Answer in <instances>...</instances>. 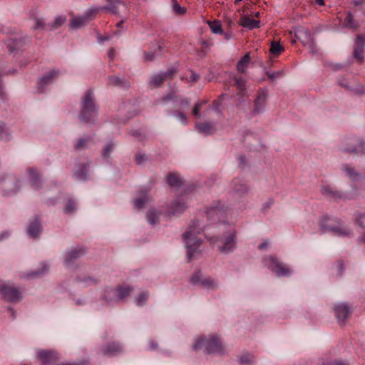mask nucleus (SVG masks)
Here are the masks:
<instances>
[{"label":"nucleus","instance_id":"obj_20","mask_svg":"<svg viewBox=\"0 0 365 365\" xmlns=\"http://www.w3.org/2000/svg\"><path fill=\"white\" fill-rule=\"evenodd\" d=\"M365 48V36L358 35L356 38L354 56L359 62L364 59V48Z\"/></svg>","mask_w":365,"mask_h":365},{"label":"nucleus","instance_id":"obj_57","mask_svg":"<svg viewBox=\"0 0 365 365\" xmlns=\"http://www.w3.org/2000/svg\"><path fill=\"white\" fill-rule=\"evenodd\" d=\"M308 46H309V51L312 53V54H316L318 52V48H317V46L314 41V39L312 41H308V42L306 43Z\"/></svg>","mask_w":365,"mask_h":365},{"label":"nucleus","instance_id":"obj_54","mask_svg":"<svg viewBox=\"0 0 365 365\" xmlns=\"http://www.w3.org/2000/svg\"><path fill=\"white\" fill-rule=\"evenodd\" d=\"M349 91L356 95H361L365 93V86L363 85H358L355 87L351 86Z\"/></svg>","mask_w":365,"mask_h":365},{"label":"nucleus","instance_id":"obj_30","mask_svg":"<svg viewBox=\"0 0 365 365\" xmlns=\"http://www.w3.org/2000/svg\"><path fill=\"white\" fill-rule=\"evenodd\" d=\"M103 299L108 304L118 302L117 288H106L104 291Z\"/></svg>","mask_w":365,"mask_h":365},{"label":"nucleus","instance_id":"obj_32","mask_svg":"<svg viewBox=\"0 0 365 365\" xmlns=\"http://www.w3.org/2000/svg\"><path fill=\"white\" fill-rule=\"evenodd\" d=\"M89 164L81 163L78 165L75 173L76 177L81 180H87L88 179Z\"/></svg>","mask_w":365,"mask_h":365},{"label":"nucleus","instance_id":"obj_38","mask_svg":"<svg viewBox=\"0 0 365 365\" xmlns=\"http://www.w3.org/2000/svg\"><path fill=\"white\" fill-rule=\"evenodd\" d=\"M49 267L46 263H41L40 267L37 268L34 272L29 273L27 277L30 278H37L48 272Z\"/></svg>","mask_w":365,"mask_h":365},{"label":"nucleus","instance_id":"obj_55","mask_svg":"<svg viewBox=\"0 0 365 365\" xmlns=\"http://www.w3.org/2000/svg\"><path fill=\"white\" fill-rule=\"evenodd\" d=\"M148 160V158L145 154L138 153L135 155V162L138 165H143Z\"/></svg>","mask_w":365,"mask_h":365},{"label":"nucleus","instance_id":"obj_31","mask_svg":"<svg viewBox=\"0 0 365 365\" xmlns=\"http://www.w3.org/2000/svg\"><path fill=\"white\" fill-rule=\"evenodd\" d=\"M240 25L250 30L259 27L260 21L252 19L248 16H243L240 19Z\"/></svg>","mask_w":365,"mask_h":365},{"label":"nucleus","instance_id":"obj_61","mask_svg":"<svg viewBox=\"0 0 365 365\" xmlns=\"http://www.w3.org/2000/svg\"><path fill=\"white\" fill-rule=\"evenodd\" d=\"M267 75L270 79H275L281 77L283 75V72L281 71L276 72H267Z\"/></svg>","mask_w":365,"mask_h":365},{"label":"nucleus","instance_id":"obj_35","mask_svg":"<svg viewBox=\"0 0 365 365\" xmlns=\"http://www.w3.org/2000/svg\"><path fill=\"white\" fill-rule=\"evenodd\" d=\"M24 41L22 38H10L7 42V48L9 52L12 53L16 50L21 49L24 46Z\"/></svg>","mask_w":365,"mask_h":365},{"label":"nucleus","instance_id":"obj_34","mask_svg":"<svg viewBox=\"0 0 365 365\" xmlns=\"http://www.w3.org/2000/svg\"><path fill=\"white\" fill-rule=\"evenodd\" d=\"M343 27L355 30L359 27V23L355 20L353 14L351 12H348L343 23Z\"/></svg>","mask_w":365,"mask_h":365},{"label":"nucleus","instance_id":"obj_44","mask_svg":"<svg viewBox=\"0 0 365 365\" xmlns=\"http://www.w3.org/2000/svg\"><path fill=\"white\" fill-rule=\"evenodd\" d=\"M101 8L98 7H92L88 9H87L84 14L82 15V16L88 21L89 22L91 20H92L96 14L100 11Z\"/></svg>","mask_w":365,"mask_h":365},{"label":"nucleus","instance_id":"obj_26","mask_svg":"<svg viewBox=\"0 0 365 365\" xmlns=\"http://www.w3.org/2000/svg\"><path fill=\"white\" fill-rule=\"evenodd\" d=\"M295 37L300 41H305V43L308 41H312L314 39V35L304 27H298L295 31Z\"/></svg>","mask_w":365,"mask_h":365},{"label":"nucleus","instance_id":"obj_15","mask_svg":"<svg viewBox=\"0 0 365 365\" xmlns=\"http://www.w3.org/2000/svg\"><path fill=\"white\" fill-rule=\"evenodd\" d=\"M42 231L43 227L41 225V220L38 216H35L28 225V235L33 239H38Z\"/></svg>","mask_w":365,"mask_h":365},{"label":"nucleus","instance_id":"obj_56","mask_svg":"<svg viewBox=\"0 0 365 365\" xmlns=\"http://www.w3.org/2000/svg\"><path fill=\"white\" fill-rule=\"evenodd\" d=\"M66 16H57L55 19L53 27L54 29H56V28L61 26L66 21Z\"/></svg>","mask_w":365,"mask_h":365},{"label":"nucleus","instance_id":"obj_16","mask_svg":"<svg viewBox=\"0 0 365 365\" xmlns=\"http://www.w3.org/2000/svg\"><path fill=\"white\" fill-rule=\"evenodd\" d=\"M187 209V205L181 197H177L169 205L167 213L168 215H177L182 213Z\"/></svg>","mask_w":365,"mask_h":365},{"label":"nucleus","instance_id":"obj_11","mask_svg":"<svg viewBox=\"0 0 365 365\" xmlns=\"http://www.w3.org/2000/svg\"><path fill=\"white\" fill-rule=\"evenodd\" d=\"M86 254L85 249L82 247L71 248L63 254L64 265L67 268H72L75 260L81 257Z\"/></svg>","mask_w":365,"mask_h":365},{"label":"nucleus","instance_id":"obj_45","mask_svg":"<svg viewBox=\"0 0 365 365\" xmlns=\"http://www.w3.org/2000/svg\"><path fill=\"white\" fill-rule=\"evenodd\" d=\"M115 148V144L113 141L107 143L102 149V156L103 158H108L110 153L113 152Z\"/></svg>","mask_w":365,"mask_h":365},{"label":"nucleus","instance_id":"obj_5","mask_svg":"<svg viewBox=\"0 0 365 365\" xmlns=\"http://www.w3.org/2000/svg\"><path fill=\"white\" fill-rule=\"evenodd\" d=\"M339 150L350 155H364L365 154V140L356 136L346 137L341 140Z\"/></svg>","mask_w":365,"mask_h":365},{"label":"nucleus","instance_id":"obj_18","mask_svg":"<svg viewBox=\"0 0 365 365\" xmlns=\"http://www.w3.org/2000/svg\"><path fill=\"white\" fill-rule=\"evenodd\" d=\"M267 91L264 89H260L258 91L257 96L254 101V114H259L264 111V108L267 98Z\"/></svg>","mask_w":365,"mask_h":365},{"label":"nucleus","instance_id":"obj_60","mask_svg":"<svg viewBox=\"0 0 365 365\" xmlns=\"http://www.w3.org/2000/svg\"><path fill=\"white\" fill-rule=\"evenodd\" d=\"M202 108V103H197L193 108L192 113L193 115L197 118H200V110Z\"/></svg>","mask_w":365,"mask_h":365},{"label":"nucleus","instance_id":"obj_49","mask_svg":"<svg viewBox=\"0 0 365 365\" xmlns=\"http://www.w3.org/2000/svg\"><path fill=\"white\" fill-rule=\"evenodd\" d=\"M147 220L150 225H155L158 220V214L154 209L150 210L147 213Z\"/></svg>","mask_w":365,"mask_h":365},{"label":"nucleus","instance_id":"obj_13","mask_svg":"<svg viewBox=\"0 0 365 365\" xmlns=\"http://www.w3.org/2000/svg\"><path fill=\"white\" fill-rule=\"evenodd\" d=\"M321 193L331 200L351 199V197H347L346 195L330 185H323L321 189Z\"/></svg>","mask_w":365,"mask_h":365},{"label":"nucleus","instance_id":"obj_22","mask_svg":"<svg viewBox=\"0 0 365 365\" xmlns=\"http://www.w3.org/2000/svg\"><path fill=\"white\" fill-rule=\"evenodd\" d=\"M175 73V70L173 68L169 69L165 72L155 74L153 76L150 81V84L154 87L160 86L164 81L168 78H172L173 74Z\"/></svg>","mask_w":365,"mask_h":365},{"label":"nucleus","instance_id":"obj_19","mask_svg":"<svg viewBox=\"0 0 365 365\" xmlns=\"http://www.w3.org/2000/svg\"><path fill=\"white\" fill-rule=\"evenodd\" d=\"M340 169L351 181L356 182L364 177L361 173L358 172L354 167L348 163L342 164Z\"/></svg>","mask_w":365,"mask_h":365},{"label":"nucleus","instance_id":"obj_50","mask_svg":"<svg viewBox=\"0 0 365 365\" xmlns=\"http://www.w3.org/2000/svg\"><path fill=\"white\" fill-rule=\"evenodd\" d=\"M210 28L213 34H222L223 31L220 24L217 21L209 22Z\"/></svg>","mask_w":365,"mask_h":365},{"label":"nucleus","instance_id":"obj_3","mask_svg":"<svg viewBox=\"0 0 365 365\" xmlns=\"http://www.w3.org/2000/svg\"><path fill=\"white\" fill-rule=\"evenodd\" d=\"M204 348V352L208 354H224V346L220 341L218 336L214 335L209 337H200L196 339L192 345L195 351L200 350Z\"/></svg>","mask_w":365,"mask_h":365},{"label":"nucleus","instance_id":"obj_37","mask_svg":"<svg viewBox=\"0 0 365 365\" xmlns=\"http://www.w3.org/2000/svg\"><path fill=\"white\" fill-rule=\"evenodd\" d=\"M12 138V135L6 124L0 121V140L8 142Z\"/></svg>","mask_w":365,"mask_h":365},{"label":"nucleus","instance_id":"obj_21","mask_svg":"<svg viewBox=\"0 0 365 365\" xmlns=\"http://www.w3.org/2000/svg\"><path fill=\"white\" fill-rule=\"evenodd\" d=\"M334 313L339 322H344L351 314L350 307L346 303L336 304L334 307Z\"/></svg>","mask_w":365,"mask_h":365},{"label":"nucleus","instance_id":"obj_41","mask_svg":"<svg viewBox=\"0 0 365 365\" xmlns=\"http://www.w3.org/2000/svg\"><path fill=\"white\" fill-rule=\"evenodd\" d=\"M77 281L84 287L93 285L98 283V279L96 278L90 276H79L77 277Z\"/></svg>","mask_w":365,"mask_h":365},{"label":"nucleus","instance_id":"obj_58","mask_svg":"<svg viewBox=\"0 0 365 365\" xmlns=\"http://www.w3.org/2000/svg\"><path fill=\"white\" fill-rule=\"evenodd\" d=\"M338 83L341 87L344 88L347 91H350L351 86L349 83V81L344 78H339L338 80Z\"/></svg>","mask_w":365,"mask_h":365},{"label":"nucleus","instance_id":"obj_24","mask_svg":"<svg viewBox=\"0 0 365 365\" xmlns=\"http://www.w3.org/2000/svg\"><path fill=\"white\" fill-rule=\"evenodd\" d=\"M232 192L237 197H243L247 194L249 188L245 182L239 179L232 181Z\"/></svg>","mask_w":365,"mask_h":365},{"label":"nucleus","instance_id":"obj_64","mask_svg":"<svg viewBox=\"0 0 365 365\" xmlns=\"http://www.w3.org/2000/svg\"><path fill=\"white\" fill-rule=\"evenodd\" d=\"M326 365H348V364L341 361L335 360V361L328 362Z\"/></svg>","mask_w":365,"mask_h":365},{"label":"nucleus","instance_id":"obj_52","mask_svg":"<svg viewBox=\"0 0 365 365\" xmlns=\"http://www.w3.org/2000/svg\"><path fill=\"white\" fill-rule=\"evenodd\" d=\"M76 203L71 199H69L64 209V212L66 214L72 213L76 210Z\"/></svg>","mask_w":365,"mask_h":365},{"label":"nucleus","instance_id":"obj_62","mask_svg":"<svg viewBox=\"0 0 365 365\" xmlns=\"http://www.w3.org/2000/svg\"><path fill=\"white\" fill-rule=\"evenodd\" d=\"M357 222L360 227L365 228V214H361L358 216Z\"/></svg>","mask_w":365,"mask_h":365},{"label":"nucleus","instance_id":"obj_14","mask_svg":"<svg viewBox=\"0 0 365 365\" xmlns=\"http://www.w3.org/2000/svg\"><path fill=\"white\" fill-rule=\"evenodd\" d=\"M59 75V71L57 70H52L47 73H46L41 78H40L38 86H37V91L38 93H42L44 91V88L51 83L55 78H56Z\"/></svg>","mask_w":365,"mask_h":365},{"label":"nucleus","instance_id":"obj_23","mask_svg":"<svg viewBox=\"0 0 365 365\" xmlns=\"http://www.w3.org/2000/svg\"><path fill=\"white\" fill-rule=\"evenodd\" d=\"M26 173L29 176V180L31 187L36 190L40 189L42 186V182L41 180V177L38 173L36 168H29L26 170Z\"/></svg>","mask_w":365,"mask_h":365},{"label":"nucleus","instance_id":"obj_7","mask_svg":"<svg viewBox=\"0 0 365 365\" xmlns=\"http://www.w3.org/2000/svg\"><path fill=\"white\" fill-rule=\"evenodd\" d=\"M226 210V208L220 202H215L211 206L207 207L205 210L206 217L211 224H215V229L217 225L222 222L221 221L225 218Z\"/></svg>","mask_w":365,"mask_h":365},{"label":"nucleus","instance_id":"obj_51","mask_svg":"<svg viewBox=\"0 0 365 365\" xmlns=\"http://www.w3.org/2000/svg\"><path fill=\"white\" fill-rule=\"evenodd\" d=\"M174 117H175L176 118H178L180 122L181 123H182L183 125H187V116L183 113H182L181 111L180 110H175V111H173L172 113H171Z\"/></svg>","mask_w":365,"mask_h":365},{"label":"nucleus","instance_id":"obj_47","mask_svg":"<svg viewBox=\"0 0 365 365\" xmlns=\"http://www.w3.org/2000/svg\"><path fill=\"white\" fill-rule=\"evenodd\" d=\"M234 84L237 86L239 90L238 95H243L245 91V81L242 78H233Z\"/></svg>","mask_w":365,"mask_h":365},{"label":"nucleus","instance_id":"obj_4","mask_svg":"<svg viewBox=\"0 0 365 365\" xmlns=\"http://www.w3.org/2000/svg\"><path fill=\"white\" fill-rule=\"evenodd\" d=\"M320 227L324 233L332 232L337 236L353 235V231L344 227L341 220L335 217H324L320 222Z\"/></svg>","mask_w":365,"mask_h":365},{"label":"nucleus","instance_id":"obj_46","mask_svg":"<svg viewBox=\"0 0 365 365\" xmlns=\"http://www.w3.org/2000/svg\"><path fill=\"white\" fill-rule=\"evenodd\" d=\"M283 50L284 48L279 42L275 41L271 42L269 51L272 55L279 56Z\"/></svg>","mask_w":365,"mask_h":365},{"label":"nucleus","instance_id":"obj_43","mask_svg":"<svg viewBox=\"0 0 365 365\" xmlns=\"http://www.w3.org/2000/svg\"><path fill=\"white\" fill-rule=\"evenodd\" d=\"M108 83L110 86H116L120 87H125L128 86V83L126 81L116 76H108Z\"/></svg>","mask_w":365,"mask_h":365},{"label":"nucleus","instance_id":"obj_33","mask_svg":"<svg viewBox=\"0 0 365 365\" xmlns=\"http://www.w3.org/2000/svg\"><path fill=\"white\" fill-rule=\"evenodd\" d=\"M196 129L200 133L206 135L212 134L215 131V125L212 123H202L196 124Z\"/></svg>","mask_w":365,"mask_h":365},{"label":"nucleus","instance_id":"obj_53","mask_svg":"<svg viewBox=\"0 0 365 365\" xmlns=\"http://www.w3.org/2000/svg\"><path fill=\"white\" fill-rule=\"evenodd\" d=\"M176 96L173 91H171L170 93H168L167 95L162 97L160 100V103L163 104L166 103L168 101H173L176 99Z\"/></svg>","mask_w":365,"mask_h":365},{"label":"nucleus","instance_id":"obj_40","mask_svg":"<svg viewBox=\"0 0 365 365\" xmlns=\"http://www.w3.org/2000/svg\"><path fill=\"white\" fill-rule=\"evenodd\" d=\"M240 365H253L255 362V357L250 353L242 354L238 357Z\"/></svg>","mask_w":365,"mask_h":365},{"label":"nucleus","instance_id":"obj_17","mask_svg":"<svg viewBox=\"0 0 365 365\" xmlns=\"http://www.w3.org/2000/svg\"><path fill=\"white\" fill-rule=\"evenodd\" d=\"M101 351L103 355L114 356L123 352V346L119 342L113 341L104 344Z\"/></svg>","mask_w":365,"mask_h":365},{"label":"nucleus","instance_id":"obj_9","mask_svg":"<svg viewBox=\"0 0 365 365\" xmlns=\"http://www.w3.org/2000/svg\"><path fill=\"white\" fill-rule=\"evenodd\" d=\"M0 294L8 302H16L22 299L21 292L18 287L0 282Z\"/></svg>","mask_w":365,"mask_h":365},{"label":"nucleus","instance_id":"obj_8","mask_svg":"<svg viewBox=\"0 0 365 365\" xmlns=\"http://www.w3.org/2000/svg\"><path fill=\"white\" fill-rule=\"evenodd\" d=\"M264 263L269 269L275 272L279 277H288L292 274V270L286 264L273 257H265Z\"/></svg>","mask_w":365,"mask_h":365},{"label":"nucleus","instance_id":"obj_6","mask_svg":"<svg viewBox=\"0 0 365 365\" xmlns=\"http://www.w3.org/2000/svg\"><path fill=\"white\" fill-rule=\"evenodd\" d=\"M21 188V181L14 174L3 175L0 177V189L5 196H13Z\"/></svg>","mask_w":365,"mask_h":365},{"label":"nucleus","instance_id":"obj_28","mask_svg":"<svg viewBox=\"0 0 365 365\" xmlns=\"http://www.w3.org/2000/svg\"><path fill=\"white\" fill-rule=\"evenodd\" d=\"M106 1L108 4L101 9L112 14H118L119 6L123 4L122 0H106Z\"/></svg>","mask_w":365,"mask_h":365},{"label":"nucleus","instance_id":"obj_12","mask_svg":"<svg viewBox=\"0 0 365 365\" xmlns=\"http://www.w3.org/2000/svg\"><path fill=\"white\" fill-rule=\"evenodd\" d=\"M36 356L43 365H53L60 359L58 353L53 350L38 349Z\"/></svg>","mask_w":365,"mask_h":365},{"label":"nucleus","instance_id":"obj_1","mask_svg":"<svg viewBox=\"0 0 365 365\" xmlns=\"http://www.w3.org/2000/svg\"><path fill=\"white\" fill-rule=\"evenodd\" d=\"M209 230V227L204 225L199 220L192 221L182 236L187 250V262H190L195 256L200 255L199 248L202 240L198 236L202 232H204L205 237L209 239L212 245L217 247L221 253L227 255L235 250L236 230L232 225L225 222L217 224L215 227L216 235L215 232L210 233Z\"/></svg>","mask_w":365,"mask_h":365},{"label":"nucleus","instance_id":"obj_2","mask_svg":"<svg viewBox=\"0 0 365 365\" xmlns=\"http://www.w3.org/2000/svg\"><path fill=\"white\" fill-rule=\"evenodd\" d=\"M98 106L95 102L94 93L92 90H88L83 98L81 103V113L79 119L86 123H94L97 114Z\"/></svg>","mask_w":365,"mask_h":365},{"label":"nucleus","instance_id":"obj_42","mask_svg":"<svg viewBox=\"0 0 365 365\" xmlns=\"http://www.w3.org/2000/svg\"><path fill=\"white\" fill-rule=\"evenodd\" d=\"M167 181L173 188H179L182 184L181 179L175 174H170L167 178Z\"/></svg>","mask_w":365,"mask_h":365},{"label":"nucleus","instance_id":"obj_10","mask_svg":"<svg viewBox=\"0 0 365 365\" xmlns=\"http://www.w3.org/2000/svg\"><path fill=\"white\" fill-rule=\"evenodd\" d=\"M190 282L193 284H201L207 290H215L220 286V283L217 279L210 277L202 278L200 271L196 272L190 279Z\"/></svg>","mask_w":365,"mask_h":365},{"label":"nucleus","instance_id":"obj_48","mask_svg":"<svg viewBox=\"0 0 365 365\" xmlns=\"http://www.w3.org/2000/svg\"><path fill=\"white\" fill-rule=\"evenodd\" d=\"M149 297V293L148 292H143L140 293L136 297H135V302L136 304L138 306H143L145 304L148 299Z\"/></svg>","mask_w":365,"mask_h":365},{"label":"nucleus","instance_id":"obj_29","mask_svg":"<svg viewBox=\"0 0 365 365\" xmlns=\"http://www.w3.org/2000/svg\"><path fill=\"white\" fill-rule=\"evenodd\" d=\"M88 22L82 16H73L69 20V26L71 29L77 30L84 27Z\"/></svg>","mask_w":365,"mask_h":365},{"label":"nucleus","instance_id":"obj_36","mask_svg":"<svg viewBox=\"0 0 365 365\" xmlns=\"http://www.w3.org/2000/svg\"><path fill=\"white\" fill-rule=\"evenodd\" d=\"M251 61L250 53H247L237 63V71L239 73H245L247 68V66Z\"/></svg>","mask_w":365,"mask_h":365},{"label":"nucleus","instance_id":"obj_59","mask_svg":"<svg viewBox=\"0 0 365 365\" xmlns=\"http://www.w3.org/2000/svg\"><path fill=\"white\" fill-rule=\"evenodd\" d=\"M175 1V3L173 4V9H174V11L177 13V14H183L185 13L186 11V9L184 8V7H182L178 2L176 0H174Z\"/></svg>","mask_w":365,"mask_h":365},{"label":"nucleus","instance_id":"obj_39","mask_svg":"<svg viewBox=\"0 0 365 365\" xmlns=\"http://www.w3.org/2000/svg\"><path fill=\"white\" fill-rule=\"evenodd\" d=\"M117 288L118 300H123L130 295L133 291V288L130 286H118Z\"/></svg>","mask_w":365,"mask_h":365},{"label":"nucleus","instance_id":"obj_63","mask_svg":"<svg viewBox=\"0 0 365 365\" xmlns=\"http://www.w3.org/2000/svg\"><path fill=\"white\" fill-rule=\"evenodd\" d=\"M86 361H82L80 362H66V363H58L54 364L53 365H85Z\"/></svg>","mask_w":365,"mask_h":365},{"label":"nucleus","instance_id":"obj_25","mask_svg":"<svg viewBox=\"0 0 365 365\" xmlns=\"http://www.w3.org/2000/svg\"><path fill=\"white\" fill-rule=\"evenodd\" d=\"M149 188H143L139 191L140 197L135 199L133 202L134 207L136 209H141L144 207L145 204L149 200L148 193Z\"/></svg>","mask_w":365,"mask_h":365},{"label":"nucleus","instance_id":"obj_27","mask_svg":"<svg viewBox=\"0 0 365 365\" xmlns=\"http://www.w3.org/2000/svg\"><path fill=\"white\" fill-rule=\"evenodd\" d=\"M92 141L93 138L91 135L80 138L73 142V148L76 151L86 149Z\"/></svg>","mask_w":365,"mask_h":365}]
</instances>
